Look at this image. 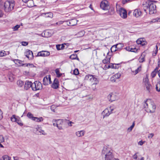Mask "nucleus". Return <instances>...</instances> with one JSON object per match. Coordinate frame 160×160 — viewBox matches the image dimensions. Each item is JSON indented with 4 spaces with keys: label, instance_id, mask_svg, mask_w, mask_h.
Instances as JSON below:
<instances>
[{
    "label": "nucleus",
    "instance_id": "obj_1",
    "mask_svg": "<svg viewBox=\"0 0 160 160\" xmlns=\"http://www.w3.org/2000/svg\"><path fill=\"white\" fill-rule=\"evenodd\" d=\"M142 5L144 10L146 13L149 11V14H152L156 12V6L152 2V1L148 0L143 3Z\"/></svg>",
    "mask_w": 160,
    "mask_h": 160
},
{
    "label": "nucleus",
    "instance_id": "obj_2",
    "mask_svg": "<svg viewBox=\"0 0 160 160\" xmlns=\"http://www.w3.org/2000/svg\"><path fill=\"white\" fill-rule=\"evenodd\" d=\"M110 148L107 147H104L102 151V157H105V160H119L115 159Z\"/></svg>",
    "mask_w": 160,
    "mask_h": 160
},
{
    "label": "nucleus",
    "instance_id": "obj_3",
    "mask_svg": "<svg viewBox=\"0 0 160 160\" xmlns=\"http://www.w3.org/2000/svg\"><path fill=\"white\" fill-rule=\"evenodd\" d=\"M144 107L146 108V110L150 112H154L156 108L153 102H152L150 99H148L146 101L144 104Z\"/></svg>",
    "mask_w": 160,
    "mask_h": 160
},
{
    "label": "nucleus",
    "instance_id": "obj_4",
    "mask_svg": "<svg viewBox=\"0 0 160 160\" xmlns=\"http://www.w3.org/2000/svg\"><path fill=\"white\" fill-rule=\"evenodd\" d=\"M14 2L13 0H8L5 2L4 7L6 12H8L13 9L14 6Z\"/></svg>",
    "mask_w": 160,
    "mask_h": 160
},
{
    "label": "nucleus",
    "instance_id": "obj_5",
    "mask_svg": "<svg viewBox=\"0 0 160 160\" xmlns=\"http://www.w3.org/2000/svg\"><path fill=\"white\" fill-rule=\"evenodd\" d=\"M142 83L144 87L146 88V90L148 92H150L152 89V87L149 81L147 76L143 78Z\"/></svg>",
    "mask_w": 160,
    "mask_h": 160
},
{
    "label": "nucleus",
    "instance_id": "obj_6",
    "mask_svg": "<svg viewBox=\"0 0 160 160\" xmlns=\"http://www.w3.org/2000/svg\"><path fill=\"white\" fill-rule=\"evenodd\" d=\"M42 88V83L39 81H35L32 83V89L33 91H36L41 89Z\"/></svg>",
    "mask_w": 160,
    "mask_h": 160
},
{
    "label": "nucleus",
    "instance_id": "obj_7",
    "mask_svg": "<svg viewBox=\"0 0 160 160\" xmlns=\"http://www.w3.org/2000/svg\"><path fill=\"white\" fill-rule=\"evenodd\" d=\"M100 8L103 10H108L110 8L108 1L104 0L102 1L100 4Z\"/></svg>",
    "mask_w": 160,
    "mask_h": 160
},
{
    "label": "nucleus",
    "instance_id": "obj_8",
    "mask_svg": "<svg viewBox=\"0 0 160 160\" xmlns=\"http://www.w3.org/2000/svg\"><path fill=\"white\" fill-rule=\"evenodd\" d=\"M118 12L119 13L120 16L123 18H125L127 17V12L126 10L123 8H120L118 11Z\"/></svg>",
    "mask_w": 160,
    "mask_h": 160
},
{
    "label": "nucleus",
    "instance_id": "obj_9",
    "mask_svg": "<svg viewBox=\"0 0 160 160\" xmlns=\"http://www.w3.org/2000/svg\"><path fill=\"white\" fill-rule=\"evenodd\" d=\"M43 84L44 85H47L52 82L50 75L46 76L43 79Z\"/></svg>",
    "mask_w": 160,
    "mask_h": 160
},
{
    "label": "nucleus",
    "instance_id": "obj_10",
    "mask_svg": "<svg viewBox=\"0 0 160 160\" xmlns=\"http://www.w3.org/2000/svg\"><path fill=\"white\" fill-rule=\"evenodd\" d=\"M11 120L13 122H16L20 126H22L23 125L22 123V122L21 120L17 118H16L15 115H13L10 118Z\"/></svg>",
    "mask_w": 160,
    "mask_h": 160
},
{
    "label": "nucleus",
    "instance_id": "obj_11",
    "mask_svg": "<svg viewBox=\"0 0 160 160\" xmlns=\"http://www.w3.org/2000/svg\"><path fill=\"white\" fill-rule=\"evenodd\" d=\"M50 53L48 52L45 51H42L39 52L36 57H46L49 56Z\"/></svg>",
    "mask_w": 160,
    "mask_h": 160
},
{
    "label": "nucleus",
    "instance_id": "obj_12",
    "mask_svg": "<svg viewBox=\"0 0 160 160\" xmlns=\"http://www.w3.org/2000/svg\"><path fill=\"white\" fill-rule=\"evenodd\" d=\"M25 55L29 60L32 59L33 58L32 52L30 50L26 51L25 52Z\"/></svg>",
    "mask_w": 160,
    "mask_h": 160
},
{
    "label": "nucleus",
    "instance_id": "obj_13",
    "mask_svg": "<svg viewBox=\"0 0 160 160\" xmlns=\"http://www.w3.org/2000/svg\"><path fill=\"white\" fill-rule=\"evenodd\" d=\"M108 98L109 99V101L112 102L117 99L118 97L114 94L110 93L108 96Z\"/></svg>",
    "mask_w": 160,
    "mask_h": 160
},
{
    "label": "nucleus",
    "instance_id": "obj_14",
    "mask_svg": "<svg viewBox=\"0 0 160 160\" xmlns=\"http://www.w3.org/2000/svg\"><path fill=\"white\" fill-rule=\"evenodd\" d=\"M98 82V80L96 76L91 75V84H97Z\"/></svg>",
    "mask_w": 160,
    "mask_h": 160
},
{
    "label": "nucleus",
    "instance_id": "obj_15",
    "mask_svg": "<svg viewBox=\"0 0 160 160\" xmlns=\"http://www.w3.org/2000/svg\"><path fill=\"white\" fill-rule=\"evenodd\" d=\"M121 76V74L119 73H117L113 75L110 78V81L112 82H116V79L119 78Z\"/></svg>",
    "mask_w": 160,
    "mask_h": 160
},
{
    "label": "nucleus",
    "instance_id": "obj_16",
    "mask_svg": "<svg viewBox=\"0 0 160 160\" xmlns=\"http://www.w3.org/2000/svg\"><path fill=\"white\" fill-rule=\"evenodd\" d=\"M59 85V84L58 79L57 78H55L52 85V87L54 89H56L58 88Z\"/></svg>",
    "mask_w": 160,
    "mask_h": 160
},
{
    "label": "nucleus",
    "instance_id": "obj_17",
    "mask_svg": "<svg viewBox=\"0 0 160 160\" xmlns=\"http://www.w3.org/2000/svg\"><path fill=\"white\" fill-rule=\"evenodd\" d=\"M77 21L75 19H72L67 21V24L68 26H73L76 25Z\"/></svg>",
    "mask_w": 160,
    "mask_h": 160
},
{
    "label": "nucleus",
    "instance_id": "obj_18",
    "mask_svg": "<svg viewBox=\"0 0 160 160\" xmlns=\"http://www.w3.org/2000/svg\"><path fill=\"white\" fill-rule=\"evenodd\" d=\"M137 43L138 44H141L142 46L146 44V42L145 41L144 38H140L138 39L136 41Z\"/></svg>",
    "mask_w": 160,
    "mask_h": 160
},
{
    "label": "nucleus",
    "instance_id": "obj_19",
    "mask_svg": "<svg viewBox=\"0 0 160 160\" xmlns=\"http://www.w3.org/2000/svg\"><path fill=\"white\" fill-rule=\"evenodd\" d=\"M123 47V44L119 43L113 46L111 48V49H112L113 48L115 47L116 49H115V51H116V50L121 49Z\"/></svg>",
    "mask_w": 160,
    "mask_h": 160
},
{
    "label": "nucleus",
    "instance_id": "obj_20",
    "mask_svg": "<svg viewBox=\"0 0 160 160\" xmlns=\"http://www.w3.org/2000/svg\"><path fill=\"white\" fill-rule=\"evenodd\" d=\"M133 15L136 17H138L142 14V12L139 9H136L133 12Z\"/></svg>",
    "mask_w": 160,
    "mask_h": 160
},
{
    "label": "nucleus",
    "instance_id": "obj_21",
    "mask_svg": "<svg viewBox=\"0 0 160 160\" xmlns=\"http://www.w3.org/2000/svg\"><path fill=\"white\" fill-rule=\"evenodd\" d=\"M32 82L27 81L26 82L24 85V88L26 90H28L30 87L32 88Z\"/></svg>",
    "mask_w": 160,
    "mask_h": 160
},
{
    "label": "nucleus",
    "instance_id": "obj_22",
    "mask_svg": "<svg viewBox=\"0 0 160 160\" xmlns=\"http://www.w3.org/2000/svg\"><path fill=\"white\" fill-rule=\"evenodd\" d=\"M57 122L58 124V128L59 129H62L61 125L63 123V120L62 119L57 120Z\"/></svg>",
    "mask_w": 160,
    "mask_h": 160
},
{
    "label": "nucleus",
    "instance_id": "obj_23",
    "mask_svg": "<svg viewBox=\"0 0 160 160\" xmlns=\"http://www.w3.org/2000/svg\"><path fill=\"white\" fill-rule=\"evenodd\" d=\"M111 57L110 56H107L105 58L102 60V62L104 64L109 63Z\"/></svg>",
    "mask_w": 160,
    "mask_h": 160
},
{
    "label": "nucleus",
    "instance_id": "obj_24",
    "mask_svg": "<svg viewBox=\"0 0 160 160\" xmlns=\"http://www.w3.org/2000/svg\"><path fill=\"white\" fill-rule=\"evenodd\" d=\"M110 113L111 112H110L108 109H105L102 112V114L103 115L104 117L108 116Z\"/></svg>",
    "mask_w": 160,
    "mask_h": 160
},
{
    "label": "nucleus",
    "instance_id": "obj_25",
    "mask_svg": "<svg viewBox=\"0 0 160 160\" xmlns=\"http://www.w3.org/2000/svg\"><path fill=\"white\" fill-rule=\"evenodd\" d=\"M158 68L157 67L154 70V71L152 72L151 73V76L152 78H154L156 75L157 73H158Z\"/></svg>",
    "mask_w": 160,
    "mask_h": 160
},
{
    "label": "nucleus",
    "instance_id": "obj_26",
    "mask_svg": "<svg viewBox=\"0 0 160 160\" xmlns=\"http://www.w3.org/2000/svg\"><path fill=\"white\" fill-rule=\"evenodd\" d=\"M42 15H44L45 16L46 18H52L53 17V14L51 12L43 13L42 14Z\"/></svg>",
    "mask_w": 160,
    "mask_h": 160
},
{
    "label": "nucleus",
    "instance_id": "obj_27",
    "mask_svg": "<svg viewBox=\"0 0 160 160\" xmlns=\"http://www.w3.org/2000/svg\"><path fill=\"white\" fill-rule=\"evenodd\" d=\"M43 119L42 117H40L39 118H38L37 117H34V118H33L32 120L37 122H41L42 121H43Z\"/></svg>",
    "mask_w": 160,
    "mask_h": 160
},
{
    "label": "nucleus",
    "instance_id": "obj_28",
    "mask_svg": "<svg viewBox=\"0 0 160 160\" xmlns=\"http://www.w3.org/2000/svg\"><path fill=\"white\" fill-rule=\"evenodd\" d=\"M84 132L83 131H78L76 133V135L78 137L82 136L84 135Z\"/></svg>",
    "mask_w": 160,
    "mask_h": 160
},
{
    "label": "nucleus",
    "instance_id": "obj_29",
    "mask_svg": "<svg viewBox=\"0 0 160 160\" xmlns=\"http://www.w3.org/2000/svg\"><path fill=\"white\" fill-rule=\"evenodd\" d=\"M64 44H62V45L58 44L56 45V48L58 50H60L61 49H63L64 47ZM64 44H65V43H64Z\"/></svg>",
    "mask_w": 160,
    "mask_h": 160
},
{
    "label": "nucleus",
    "instance_id": "obj_30",
    "mask_svg": "<svg viewBox=\"0 0 160 160\" xmlns=\"http://www.w3.org/2000/svg\"><path fill=\"white\" fill-rule=\"evenodd\" d=\"M24 84V82L21 80H18L17 82V84L18 85L21 87Z\"/></svg>",
    "mask_w": 160,
    "mask_h": 160
},
{
    "label": "nucleus",
    "instance_id": "obj_31",
    "mask_svg": "<svg viewBox=\"0 0 160 160\" xmlns=\"http://www.w3.org/2000/svg\"><path fill=\"white\" fill-rule=\"evenodd\" d=\"M156 90L158 92L160 91V82H158L156 85Z\"/></svg>",
    "mask_w": 160,
    "mask_h": 160
},
{
    "label": "nucleus",
    "instance_id": "obj_32",
    "mask_svg": "<svg viewBox=\"0 0 160 160\" xmlns=\"http://www.w3.org/2000/svg\"><path fill=\"white\" fill-rule=\"evenodd\" d=\"M55 72L58 77H59L62 75V74L60 73L59 70L58 68L56 69L55 70Z\"/></svg>",
    "mask_w": 160,
    "mask_h": 160
},
{
    "label": "nucleus",
    "instance_id": "obj_33",
    "mask_svg": "<svg viewBox=\"0 0 160 160\" xmlns=\"http://www.w3.org/2000/svg\"><path fill=\"white\" fill-rule=\"evenodd\" d=\"M27 116L28 117V118L32 119V120H33V118L34 117L33 116V114L30 112H29L27 114Z\"/></svg>",
    "mask_w": 160,
    "mask_h": 160
},
{
    "label": "nucleus",
    "instance_id": "obj_34",
    "mask_svg": "<svg viewBox=\"0 0 160 160\" xmlns=\"http://www.w3.org/2000/svg\"><path fill=\"white\" fill-rule=\"evenodd\" d=\"M135 126V123L134 122H133L132 123V125L129 128H128L127 130L129 132H130L132 131V129Z\"/></svg>",
    "mask_w": 160,
    "mask_h": 160
},
{
    "label": "nucleus",
    "instance_id": "obj_35",
    "mask_svg": "<svg viewBox=\"0 0 160 160\" xmlns=\"http://www.w3.org/2000/svg\"><path fill=\"white\" fill-rule=\"evenodd\" d=\"M20 25H17L13 27L12 28L13 29V31H16L18 30V29L20 28Z\"/></svg>",
    "mask_w": 160,
    "mask_h": 160
},
{
    "label": "nucleus",
    "instance_id": "obj_36",
    "mask_svg": "<svg viewBox=\"0 0 160 160\" xmlns=\"http://www.w3.org/2000/svg\"><path fill=\"white\" fill-rule=\"evenodd\" d=\"M139 62H142L144 61V57L141 55L139 58L138 59Z\"/></svg>",
    "mask_w": 160,
    "mask_h": 160
},
{
    "label": "nucleus",
    "instance_id": "obj_37",
    "mask_svg": "<svg viewBox=\"0 0 160 160\" xmlns=\"http://www.w3.org/2000/svg\"><path fill=\"white\" fill-rule=\"evenodd\" d=\"M6 55L5 52L4 51H2L0 52V57H2Z\"/></svg>",
    "mask_w": 160,
    "mask_h": 160
},
{
    "label": "nucleus",
    "instance_id": "obj_38",
    "mask_svg": "<svg viewBox=\"0 0 160 160\" xmlns=\"http://www.w3.org/2000/svg\"><path fill=\"white\" fill-rule=\"evenodd\" d=\"M10 158L8 155H4L2 157V160H9Z\"/></svg>",
    "mask_w": 160,
    "mask_h": 160
},
{
    "label": "nucleus",
    "instance_id": "obj_39",
    "mask_svg": "<svg viewBox=\"0 0 160 160\" xmlns=\"http://www.w3.org/2000/svg\"><path fill=\"white\" fill-rule=\"evenodd\" d=\"M5 139L4 137L2 135H0V142L2 143L4 142Z\"/></svg>",
    "mask_w": 160,
    "mask_h": 160
},
{
    "label": "nucleus",
    "instance_id": "obj_40",
    "mask_svg": "<svg viewBox=\"0 0 160 160\" xmlns=\"http://www.w3.org/2000/svg\"><path fill=\"white\" fill-rule=\"evenodd\" d=\"M53 125L54 126H56L58 127V124L57 122V120H53L52 121Z\"/></svg>",
    "mask_w": 160,
    "mask_h": 160
},
{
    "label": "nucleus",
    "instance_id": "obj_41",
    "mask_svg": "<svg viewBox=\"0 0 160 160\" xmlns=\"http://www.w3.org/2000/svg\"><path fill=\"white\" fill-rule=\"evenodd\" d=\"M77 55L76 54H73L71 55L70 58L72 59H75L77 57Z\"/></svg>",
    "mask_w": 160,
    "mask_h": 160
},
{
    "label": "nucleus",
    "instance_id": "obj_42",
    "mask_svg": "<svg viewBox=\"0 0 160 160\" xmlns=\"http://www.w3.org/2000/svg\"><path fill=\"white\" fill-rule=\"evenodd\" d=\"M73 73L75 75H77L79 74L78 70V69H75L73 71Z\"/></svg>",
    "mask_w": 160,
    "mask_h": 160
},
{
    "label": "nucleus",
    "instance_id": "obj_43",
    "mask_svg": "<svg viewBox=\"0 0 160 160\" xmlns=\"http://www.w3.org/2000/svg\"><path fill=\"white\" fill-rule=\"evenodd\" d=\"M153 22H160V18H157L155 19H153Z\"/></svg>",
    "mask_w": 160,
    "mask_h": 160
},
{
    "label": "nucleus",
    "instance_id": "obj_44",
    "mask_svg": "<svg viewBox=\"0 0 160 160\" xmlns=\"http://www.w3.org/2000/svg\"><path fill=\"white\" fill-rule=\"evenodd\" d=\"M131 1V0H122V3L124 4Z\"/></svg>",
    "mask_w": 160,
    "mask_h": 160
},
{
    "label": "nucleus",
    "instance_id": "obj_45",
    "mask_svg": "<svg viewBox=\"0 0 160 160\" xmlns=\"http://www.w3.org/2000/svg\"><path fill=\"white\" fill-rule=\"evenodd\" d=\"M97 84H92L91 85L92 88L93 90H95L96 89V85Z\"/></svg>",
    "mask_w": 160,
    "mask_h": 160
},
{
    "label": "nucleus",
    "instance_id": "obj_46",
    "mask_svg": "<svg viewBox=\"0 0 160 160\" xmlns=\"http://www.w3.org/2000/svg\"><path fill=\"white\" fill-rule=\"evenodd\" d=\"M110 67L111 68H115V69H116V68H118L117 67H114V64H112V63H110Z\"/></svg>",
    "mask_w": 160,
    "mask_h": 160
},
{
    "label": "nucleus",
    "instance_id": "obj_47",
    "mask_svg": "<svg viewBox=\"0 0 160 160\" xmlns=\"http://www.w3.org/2000/svg\"><path fill=\"white\" fill-rule=\"evenodd\" d=\"M131 51H130V52H135L137 51V49L136 48H132L131 47Z\"/></svg>",
    "mask_w": 160,
    "mask_h": 160
},
{
    "label": "nucleus",
    "instance_id": "obj_48",
    "mask_svg": "<svg viewBox=\"0 0 160 160\" xmlns=\"http://www.w3.org/2000/svg\"><path fill=\"white\" fill-rule=\"evenodd\" d=\"M22 44L23 46H26L28 45V42H22Z\"/></svg>",
    "mask_w": 160,
    "mask_h": 160
},
{
    "label": "nucleus",
    "instance_id": "obj_49",
    "mask_svg": "<svg viewBox=\"0 0 160 160\" xmlns=\"http://www.w3.org/2000/svg\"><path fill=\"white\" fill-rule=\"evenodd\" d=\"M64 22V21H59L58 22H57L56 23V24L57 25H61V24H62Z\"/></svg>",
    "mask_w": 160,
    "mask_h": 160
},
{
    "label": "nucleus",
    "instance_id": "obj_50",
    "mask_svg": "<svg viewBox=\"0 0 160 160\" xmlns=\"http://www.w3.org/2000/svg\"><path fill=\"white\" fill-rule=\"evenodd\" d=\"M138 152L136 153L135 154H134L133 156V158L134 159L136 160L137 158V154L138 153Z\"/></svg>",
    "mask_w": 160,
    "mask_h": 160
},
{
    "label": "nucleus",
    "instance_id": "obj_51",
    "mask_svg": "<svg viewBox=\"0 0 160 160\" xmlns=\"http://www.w3.org/2000/svg\"><path fill=\"white\" fill-rule=\"evenodd\" d=\"M2 112L1 109H0V119H2Z\"/></svg>",
    "mask_w": 160,
    "mask_h": 160
},
{
    "label": "nucleus",
    "instance_id": "obj_52",
    "mask_svg": "<svg viewBox=\"0 0 160 160\" xmlns=\"http://www.w3.org/2000/svg\"><path fill=\"white\" fill-rule=\"evenodd\" d=\"M131 47H126V49L128 51H131Z\"/></svg>",
    "mask_w": 160,
    "mask_h": 160
},
{
    "label": "nucleus",
    "instance_id": "obj_53",
    "mask_svg": "<svg viewBox=\"0 0 160 160\" xmlns=\"http://www.w3.org/2000/svg\"><path fill=\"white\" fill-rule=\"evenodd\" d=\"M153 136H154V134L153 133H151L148 135V138H152L153 137Z\"/></svg>",
    "mask_w": 160,
    "mask_h": 160
},
{
    "label": "nucleus",
    "instance_id": "obj_54",
    "mask_svg": "<svg viewBox=\"0 0 160 160\" xmlns=\"http://www.w3.org/2000/svg\"><path fill=\"white\" fill-rule=\"evenodd\" d=\"M34 65L32 64L28 63L27 64V67H33Z\"/></svg>",
    "mask_w": 160,
    "mask_h": 160
},
{
    "label": "nucleus",
    "instance_id": "obj_55",
    "mask_svg": "<svg viewBox=\"0 0 160 160\" xmlns=\"http://www.w3.org/2000/svg\"><path fill=\"white\" fill-rule=\"evenodd\" d=\"M144 142H142V141H140L138 142V144L140 145H142L144 143Z\"/></svg>",
    "mask_w": 160,
    "mask_h": 160
},
{
    "label": "nucleus",
    "instance_id": "obj_56",
    "mask_svg": "<svg viewBox=\"0 0 160 160\" xmlns=\"http://www.w3.org/2000/svg\"><path fill=\"white\" fill-rule=\"evenodd\" d=\"M40 133L42 135H46V133L45 132V131L43 130H42V132H41Z\"/></svg>",
    "mask_w": 160,
    "mask_h": 160
},
{
    "label": "nucleus",
    "instance_id": "obj_57",
    "mask_svg": "<svg viewBox=\"0 0 160 160\" xmlns=\"http://www.w3.org/2000/svg\"><path fill=\"white\" fill-rule=\"evenodd\" d=\"M17 62H18V63H19V64H22V61H21V60H17Z\"/></svg>",
    "mask_w": 160,
    "mask_h": 160
},
{
    "label": "nucleus",
    "instance_id": "obj_58",
    "mask_svg": "<svg viewBox=\"0 0 160 160\" xmlns=\"http://www.w3.org/2000/svg\"><path fill=\"white\" fill-rule=\"evenodd\" d=\"M13 158L14 160H19V158L18 157H13Z\"/></svg>",
    "mask_w": 160,
    "mask_h": 160
},
{
    "label": "nucleus",
    "instance_id": "obj_59",
    "mask_svg": "<svg viewBox=\"0 0 160 160\" xmlns=\"http://www.w3.org/2000/svg\"><path fill=\"white\" fill-rule=\"evenodd\" d=\"M42 130L40 128H39L38 129H37V131H38L39 132L41 133V132H42Z\"/></svg>",
    "mask_w": 160,
    "mask_h": 160
},
{
    "label": "nucleus",
    "instance_id": "obj_60",
    "mask_svg": "<svg viewBox=\"0 0 160 160\" xmlns=\"http://www.w3.org/2000/svg\"><path fill=\"white\" fill-rule=\"evenodd\" d=\"M2 11L0 10V17H1L2 16Z\"/></svg>",
    "mask_w": 160,
    "mask_h": 160
},
{
    "label": "nucleus",
    "instance_id": "obj_61",
    "mask_svg": "<svg viewBox=\"0 0 160 160\" xmlns=\"http://www.w3.org/2000/svg\"><path fill=\"white\" fill-rule=\"evenodd\" d=\"M160 45V43H157L156 45V49H157L158 48V46H159Z\"/></svg>",
    "mask_w": 160,
    "mask_h": 160
},
{
    "label": "nucleus",
    "instance_id": "obj_62",
    "mask_svg": "<svg viewBox=\"0 0 160 160\" xmlns=\"http://www.w3.org/2000/svg\"><path fill=\"white\" fill-rule=\"evenodd\" d=\"M140 71V70H139V71H138L137 69L135 70V73L136 74H137Z\"/></svg>",
    "mask_w": 160,
    "mask_h": 160
},
{
    "label": "nucleus",
    "instance_id": "obj_63",
    "mask_svg": "<svg viewBox=\"0 0 160 160\" xmlns=\"http://www.w3.org/2000/svg\"><path fill=\"white\" fill-rule=\"evenodd\" d=\"M158 74L160 78V69L158 71Z\"/></svg>",
    "mask_w": 160,
    "mask_h": 160
},
{
    "label": "nucleus",
    "instance_id": "obj_64",
    "mask_svg": "<svg viewBox=\"0 0 160 160\" xmlns=\"http://www.w3.org/2000/svg\"><path fill=\"white\" fill-rule=\"evenodd\" d=\"M55 107L54 105H52L51 107V109H52V108H53Z\"/></svg>",
    "mask_w": 160,
    "mask_h": 160
}]
</instances>
